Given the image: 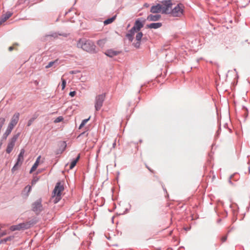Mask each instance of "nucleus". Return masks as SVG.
<instances>
[{
    "instance_id": "obj_19",
    "label": "nucleus",
    "mask_w": 250,
    "mask_h": 250,
    "mask_svg": "<svg viewBox=\"0 0 250 250\" xmlns=\"http://www.w3.org/2000/svg\"><path fill=\"white\" fill-rule=\"evenodd\" d=\"M13 129V128L11 126H10L9 125L8 126V127H7L5 132L3 134V137L5 139H6L7 137V136L10 134V133L11 132Z\"/></svg>"
},
{
    "instance_id": "obj_30",
    "label": "nucleus",
    "mask_w": 250,
    "mask_h": 250,
    "mask_svg": "<svg viewBox=\"0 0 250 250\" xmlns=\"http://www.w3.org/2000/svg\"><path fill=\"white\" fill-rule=\"evenodd\" d=\"M18 43H15L13 44V45H18ZM14 49V46H10L8 48L9 51H11Z\"/></svg>"
},
{
    "instance_id": "obj_31",
    "label": "nucleus",
    "mask_w": 250,
    "mask_h": 250,
    "mask_svg": "<svg viewBox=\"0 0 250 250\" xmlns=\"http://www.w3.org/2000/svg\"><path fill=\"white\" fill-rule=\"evenodd\" d=\"M227 239V236L226 235L223 236L221 237V241L222 242H225Z\"/></svg>"
},
{
    "instance_id": "obj_5",
    "label": "nucleus",
    "mask_w": 250,
    "mask_h": 250,
    "mask_svg": "<svg viewBox=\"0 0 250 250\" xmlns=\"http://www.w3.org/2000/svg\"><path fill=\"white\" fill-rule=\"evenodd\" d=\"M161 8L162 13L166 14H170L172 9V2L170 0H165L162 2Z\"/></svg>"
},
{
    "instance_id": "obj_20",
    "label": "nucleus",
    "mask_w": 250,
    "mask_h": 250,
    "mask_svg": "<svg viewBox=\"0 0 250 250\" xmlns=\"http://www.w3.org/2000/svg\"><path fill=\"white\" fill-rule=\"evenodd\" d=\"M79 159H80V155H79L77 157V158L71 163V164L70 165V169H72L76 166V165L77 163L78 162V161H79Z\"/></svg>"
},
{
    "instance_id": "obj_25",
    "label": "nucleus",
    "mask_w": 250,
    "mask_h": 250,
    "mask_svg": "<svg viewBox=\"0 0 250 250\" xmlns=\"http://www.w3.org/2000/svg\"><path fill=\"white\" fill-rule=\"evenodd\" d=\"M136 36V39L137 41H141V40L143 36V33L142 32H138Z\"/></svg>"
},
{
    "instance_id": "obj_8",
    "label": "nucleus",
    "mask_w": 250,
    "mask_h": 250,
    "mask_svg": "<svg viewBox=\"0 0 250 250\" xmlns=\"http://www.w3.org/2000/svg\"><path fill=\"white\" fill-rule=\"evenodd\" d=\"M29 228L28 224L21 223L17 225L12 226L10 227V230L11 231H15L17 230H20L21 229H26Z\"/></svg>"
},
{
    "instance_id": "obj_28",
    "label": "nucleus",
    "mask_w": 250,
    "mask_h": 250,
    "mask_svg": "<svg viewBox=\"0 0 250 250\" xmlns=\"http://www.w3.org/2000/svg\"><path fill=\"white\" fill-rule=\"evenodd\" d=\"M140 41H137V42L134 43V46L135 47L138 48L140 47Z\"/></svg>"
},
{
    "instance_id": "obj_13",
    "label": "nucleus",
    "mask_w": 250,
    "mask_h": 250,
    "mask_svg": "<svg viewBox=\"0 0 250 250\" xmlns=\"http://www.w3.org/2000/svg\"><path fill=\"white\" fill-rule=\"evenodd\" d=\"M120 53V51H115L113 49L107 50L104 53V54L106 56H107L109 57H111V58H112L114 56H117L118 54H119Z\"/></svg>"
},
{
    "instance_id": "obj_15",
    "label": "nucleus",
    "mask_w": 250,
    "mask_h": 250,
    "mask_svg": "<svg viewBox=\"0 0 250 250\" xmlns=\"http://www.w3.org/2000/svg\"><path fill=\"white\" fill-rule=\"evenodd\" d=\"M161 15L159 14H150L147 16V20L149 21H157L161 18Z\"/></svg>"
},
{
    "instance_id": "obj_12",
    "label": "nucleus",
    "mask_w": 250,
    "mask_h": 250,
    "mask_svg": "<svg viewBox=\"0 0 250 250\" xmlns=\"http://www.w3.org/2000/svg\"><path fill=\"white\" fill-rule=\"evenodd\" d=\"M162 9L161 4H157L151 7L150 12L152 13H162Z\"/></svg>"
},
{
    "instance_id": "obj_26",
    "label": "nucleus",
    "mask_w": 250,
    "mask_h": 250,
    "mask_svg": "<svg viewBox=\"0 0 250 250\" xmlns=\"http://www.w3.org/2000/svg\"><path fill=\"white\" fill-rule=\"evenodd\" d=\"M61 80L62 81V83L61 84L62 89L63 90L66 86V81L64 79H63L62 78H61Z\"/></svg>"
},
{
    "instance_id": "obj_23",
    "label": "nucleus",
    "mask_w": 250,
    "mask_h": 250,
    "mask_svg": "<svg viewBox=\"0 0 250 250\" xmlns=\"http://www.w3.org/2000/svg\"><path fill=\"white\" fill-rule=\"evenodd\" d=\"M115 19V17H113L111 18L105 20L104 22V24L107 25V24L112 23L114 21Z\"/></svg>"
},
{
    "instance_id": "obj_14",
    "label": "nucleus",
    "mask_w": 250,
    "mask_h": 250,
    "mask_svg": "<svg viewBox=\"0 0 250 250\" xmlns=\"http://www.w3.org/2000/svg\"><path fill=\"white\" fill-rule=\"evenodd\" d=\"M12 15V13L10 12H8L5 14L3 15L0 19V26L11 17Z\"/></svg>"
},
{
    "instance_id": "obj_7",
    "label": "nucleus",
    "mask_w": 250,
    "mask_h": 250,
    "mask_svg": "<svg viewBox=\"0 0 250 250\" xmlns=\"http://www.w3.org/2000/svg\"><path fill=\"white\" fill-rule=\"evenodd\" d=\"M19 136V134L18 133L16 135H15L10 140V142L7 145V148L6 150V151L7 153L9 154L12 151V150L15 146V142H16L17 140L18 139Z\"/></svg>"
},
{
    "instance_id": "obj_16",
    "label": "nucleus",
    "mask_w": 250,
    "mask_h": 250,
    "mask_svg": "<svg viewBox=\"0 0 250 250\" xmlns=\"http://www.w3.org/2000/svg\"><path fill=\"white\" fill-rule=\"evenodd\" d=\"M31 190V187L30 186L28 185L26 186L22 191V195L25 197H27L29 196Z\"/></svg>"
},
{
    "instance_id": "obj_33",
    "label": "nucleus",
    "mask_w": 250,
    "mask_h": 250,
    "mask_svg": "<svg viewBox=\"0 0 250 250\" xmlns=\"http://www.w3.org/2000/svg\"><path fill=\"white\" fill-rule=\"evenodd\" d=\"M116 140H115L113 143V146H112V147L113 148H114L116 146Z\"/></svg>"
},
{
    "instance_id": "obj_21",
    "label": "nucleus",
    "mask_w": 250,
    "mask_h": 250,
    "mask_svg": "<svg viewBox=\"0 0 250 250\" xmlns=\"http://www.w3.org/2000/svg\"><path fill=\"white\" fill-rule=\"evenodd\" d=\"M106 42V40L105 39H101L97 41V44L101 47H103Z\"/></svg>"
},
{
    "instance_id": "obj_29",
    "label": "nucleus",
    "mask_w": 250,
    "mask_h": 250,
    "mask_svg": "<svg viewBox=\"0 0 250 250\" xmlns=\"http://www.w3.org/2000/svg\"><path fill=\"white\" fill-rule=\"evenodd\" d=\"M38 181V178H34V179L32 180L31 184L32 185H35L36 182Z\"/></svg>"
},
{
    "instance_id": "obj_17",
    "label": "nucleus",
    "mask_w": 250,
    "mask_h": 250,
    "mask_svg": "<svg viewBox=\"0 0 250 250\" xmlns=\"http://www.w3.org/2000/svg\"><path fill=\"white\" fill-rule=\"evenodd\" d=\"M41 156H39L35 163H34V164L33 165V167H32L30 171V173H32L33 171H34L38 167L39 165V163H40V159H41Z\"/></svg>"
},
{
    "instance_id": "obj_6",
    "label": "nucleus",
    "mask_w": 250,
    "mask_h": 250,
    "mask_svg": "<svg viewBox=\"0 0 250 250\" xmlns=\"http://www.w3.org/2000/svg\"><path fill=\"white\" fill-rule=\"evenodd\" d=\"M105 94H102L97 96L95 98V108L96 110H99L103 106Z\"/></svg>"
},
{
    "instance_id": "obj_1",
    "label": "nucleus",
    "mask_w": 250,
    "mask_h": 250,
    "mask_svg": "<svg viewBox=\"0 0 250 250\" xmlns=\"http://www.w3.org/2000/svg\"><path fill=\"white\" fill-rule=\"evenodd\" d=\"M77 46L88 52H94L96 47L92 41L85 39H79L77 42Z\"/></svg>"
},
{
    "instance_id": "obj_3",
    "label": "nucleus",
    "mask_w": 250,
    "mask_h": 250,
    "mask_svg": "<svg viewBox=\"0 0 250 250\" xmlns=\"http://www.w3.org/2000/svg\"><path fill=\"white\" fill-rule=\"evenodd\" d=\"M143 27V24L139 21H135L134 26L130 30L129 33L126 35V37L130 41H132L133 39V36L135 33L140 31L141 28Z\"/></svg>"
},
{
    "instance_id": "obj_34",
    "label": "nucleus",
    "mask_w": 250,
    "mask_h": 250,
    "mask_svg": "<svg viewBox=\"0 0 250 250\" xmlns=\"http://www.w3.org/2000/svg\"><path fill=\"white\" fill-rule=\"evenodd\" d=\"M32 120H30L29 122H28V126H30L31 125V124H32Z\"/></svg>"
},
{
    "instance_id": "obj_4",
    "label": "nucleus",
    "mask_w": 250,
    "mask_h": 250,
    "mask_svg": "<svg viewBox=\"0 0 250 250\" xmlns=\"http://www.w3.org/2000/svg\"><path fill=\"white\" fill-rule=\"evenodd\" d=\"M184 6L182 4H177L174 8L171 9L170 14L173 17H181L183 15Z\"/></svg>"
},
{
    "instance_id": "obj_35",
    "label": "nucleus",
    "mask_w": 250,
    "mask_h": 250,
    "mask_svg": "<svg viewBox=\"0 0 250 250\" xmlns=\"http://www.w3.org/2000/svg\"><path fill=\"white\" fill-rule=\"evenodd\" d=\"M144 6H146V7H148L149 6V4H147V3H145V4H144Z\"/></svg>"
},
{
    "instance_id": "obj_11",
    "label": "nucleus",
    "mask_w": 250,
    "mask_h": 250,
    "mask_svg": "<svg viewBox=\"0 0 250 250\" xmlns=\"http://www.w3.org/2000/svg\"><path fill=\"white\" fill-rule=\"evenodd\" d=\"M24 154V150L21 149L20 153L19 155L17 163L12 168V170L13 171L15 169L16 167L18 166L19 165H21L23 161V155Z\"/></svg>"
},
{
    "instance_id": "obj_9",
    "label": "nucleus",
    "mask_w": 250,
    "mask_h": 250,
    "mask_svg": "<svg viewBox=\"0 0 250 250\" xmlns=\"http://www.w3.org/2000/svg\"><path fill=\"white\" fill-rule=\"evenodd\" d=\"M33 210L36 213H39L42 210V207L41 201H37L33 204Z\"/></svg>"
},
{
    "instance_id": "obj_27",
    "label": "nucleus",
    "mask_w": 250,
    "mask_h": 250,
    "mask_svg": "<svg viewBox=\"0 0 250 250\" xmlns=\"http://www.w3.org/2000/svg\"><path fill=\"white\" fill-rule=\"evenodd\" d=\"M63 118L62 116L57 117L54 121L55 123H59L63 120Z\"/></svg>"
},
{
    "instance_id": "obj_24",
    "label": "nucleus",
    "mask_w": 250,
    "mask_h": 250,
    "mask_svg": "<svg viewBox=\"0 0 250 250\" xmlns=\"http://www.w3.org/2000/svg\"><path fill=\"white\" fill-rule=\"evenodd\" d=\"M90 118V117H89L88 119H84L83 120L82 123L81 124L80 126H79V128H82L83 126H84V125L87 123V122L89 120Z\"/></svg>"
},
{
    "instance_id": "obj_10",
    "label": "nucleus",
    "mask_w": 250,
    "mask_h": 250,
    "mask_svg": "<svg viewBox=\"0 0 250 250\" xmlns=\"http://www.w3.org/2000/svg\"><path fill=\"white\" fill-rule=\"evenodd\" d=\"M20 117V114L19 113H15L13 116H12L10 122L9 124L8 125L11 126L12 127L14 128L16 125L17 124Z\"/></svg>"
},
{
    "instance_id": "obj_2",
    "label": "nucleus",
    "mask_w": 250,
    "mask_h": 250,
    "mask_svg": "<svg viewBox=\"0 0 250 250\" xmlns=\"http://www.w3.org/2000/svg\"><path fill=\"white\" fill-rule=\"evenodd\" d=\"M64 187L61 182H58L53 191L52 199L53 202L57 203L61 199V192L63 190Z\"/></svg>"
},
{
    "instance_id": "obj_22",
    "label": "nucleus",
    "mask_w": 250,
    "mask_h": 250,
    "mask_svg": "<svg viewBox=\"0 0 250 250\" xmlns=\"http://www.w3.org/2000/svg\"><path fill=\"white\" fill-rule=\"evenodd\" d=\"M58 61V59H56L54 61L50 62L48 63V64L45 66V68H49L50 67H52L55 63H57Z\"/></svg>"
},
{
    "instance_id": "obj_18",
    "label": "nucleus",
    "mask_w": 250,
    "mask_h": 250,
    "mask_svg": "<svg viewBox=\"0 0 250 250\" xmlns=\"http://www.w3.org/2000/svg\"><path fill=\"white\" fill-rule=\"evenodd\" d=\"M162 23L161 22L157 23H152L148 25L147 26L149 28L157 29L162 26Z\"/></svg>"
},
{
    "instance_id": "obj_32",
    "label": "nucleus",
    "mask_w": 250,
    "mask_h": 250,
    "mask_svg": "<svg viewBox=\"0 0 250 250\" xmlns=\"http://www.w3.org/2000/svg\"><path fill=\"white\" fill-rule=\"evenodd\" d=\"M76 95V92L75 91H71L69 93V95L71 97H74Z\"/></svg>"
}]
</instances>
